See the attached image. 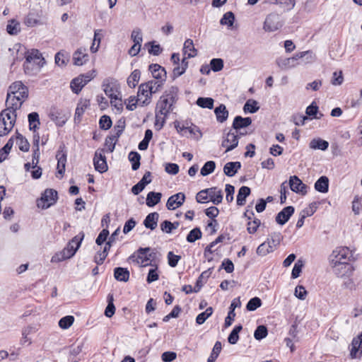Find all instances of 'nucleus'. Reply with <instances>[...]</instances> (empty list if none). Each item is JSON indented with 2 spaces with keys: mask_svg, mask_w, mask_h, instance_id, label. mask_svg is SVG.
I'll list each match as a JSON object with an SVG mask.
<instances>
[{
  "mask_svg": "<svg viewBox=\"0 0 362 362\" xmlns=\"http://www.w3.org/2000/svg\"><path fill=\"white\" fill-rule=\"evenodd\" d=\"M25 58L23 66L25 74L28 75L36 74L45 64V59L38 49L27 51Z\"/></svg>",
  "mask_w": 362,
  "mask_h": 362,
  "instance_id": "obj_1",
  "label": "nucleus"
},
{
  "mask_svg": "<svg viewBox=\"0 0 362 362\" xmlns=\"http://www.w3.org/2000/svg\"><path fill=\"white\" fill-rule=\"evenodd\" d=\"M84 236V233L83 231L80 232L68 243L66 247L63 250L55 254L52 257L51 261L52 262H59L72 257L81 246Z\"/></svg>",
  "mask_w": 362,
  "mask_h": 362,
  "instance_id": "obj_2",
  "label": "nucleus"
},
{
  "mask_svg": "<svg viewBox=\"0 0 362 362\" xmlns=\"http://www.w3.org/2000/svg\"><path fill=\"white\" fill-rule=\"evenodd\" d=\"M177 92L178 88L172 86L160 98L156 107L161 115H168L173 111V106L177 100Z\"/></svg>",
  "mask_w": 362,
  "mask_h": 362,
  "instance_id": "obj_3",
  "label": "nucleus"
},
{
  "mask_svg": "<svg viewBox=\"0 0 362 362\" xmlns=\"http://www.w3.org/2000/svg\"><path fill=\"white\" fill-rule=\"evenodd\" d=\"M16 113H12L10 109H5L0 113V136L7 135L13 128L16 119Z\"/></svg>",
  "mask_w": 362,
  "mask_h": 362,
  "instance_id": "obj_4",
  "label": "nucleus"
},
{
  "mask_svg": "<svg viewBox=\"0 0 362 362\" xmlns=\"http://www.w3.org/2000/svg\"><path fill=\"white\" fill-rule=\"evenodd\" d=\"M102 86L105 93L110 98L111 104L115 103L120 94L119 85L117 81L112 78H105Z\"/></svg>",
  "mask_w": 362,
  "mask_h": 362,
  "instance_id": "obj_5",
  "label": "nucleus"
},
{
  "mask_svg": "<svg viewBox=\"0 0 362 362\" xmlns=\"http://www.w3.org/2000/svg\"><path fill=\"white\" fill-rule=\"evenodd\" d=\"M156 93L153 90V82L142 83L139 87L136 102L141 106H146L151 103L152 93Z\"/></svg>",
  "mask_w": 362,
  "mask_h": 362,
  "instance_id": "obj_6",
  "label": "nucleus"
},
{
  "mask_svg": "<svg viewBox=\"0 0 362 362\" xmlns=\"http://www.w3.org/2000/svg\"><path fill=\"white\" fill-rule=\"evenodd\" d=\"M57 198V192L56 190L47 189L42 194L41 197L37 200V206L44 209H47L56 203Z\"/></svg>",
  "mask_w": 362,
  "mask_h": 362,
  "instance_id": "obj_7",
  "label": "nucleus"
},
{
  "mask_svg": "<svg viewBox=\"0 0 362 362\" xmlns=\"http://www.w3.org/2000/svg\"><path fill=\"white\" fill-rule=\"evenodd\" d=\"M93 77V73L88 72L73 78L70 83V88L72 92L78 94L82 88L90 81Z\"/></svg>",
  "mask_w": 362,
  "mask_h": 362,
  "instance_id": "obj_8",
  "label": "nucleus"
},
{
  "mask_svg": "<svg viewBox=\"0 0 362 362\" xmlns=\"http://www.w3.org/2000/svg\"><path fill=\"white\" fill-rule=\"evenodd\" d=\"M332 264L333 272L338 277L349 276L352 274L354 268L351 264L345 262L331 261Z\"/></svg>",
  "mask_w": 362,
  "mask_h": 362,
  "instance_id": "obj_9",
  "label": "nucleus"
},
{
  "mask_svg": "<svg viewBox=\"0 0 362 362\" xmlns=\"http://www.w3.org/2000/svg\"><path fill=\"white\" fill-rule=\"evenodd\" d=\"M104 153V148H98L95 152L93 158V165L95 169L100 173H105L108 170L106 157Z\"/></svg>",
  "mask_w": 362,
  "mask_h": 362,
  "instance_id": "obj_10",
  "label": "nucleus"
},
{
  "mask_svg": "<svg viewBox=\"0 0 362 362\" xmlns=\"http://www.w3.org/2000/svg\"><path fill=\"white\" fill-rule=\"evenodd\" d=\"M22 98L28 97V88L21 81H16L13 83L8 88L6 102L11 101V95L12 94H18Z\"/></svg>",
  "mask_w": 362,
  "mask_h": 362,
  "instance_id": "obj_11",
  "label": "nucleus"
},
{
  "mask_svg": "<svg viewBox=\"0 0 362 362\" xmlns=\"http://www.w3.org/2000/svg\"><path fill=\"white\" fill-rule=\"evenodd\" d=\"M332 257L331 261L348 262L353 257V253L349 247H341L332 252Z\"/></svg>",
  "mask_w": 362,
  "mask_h": 362,
  "instance_id": "obj_12",
  "label": "nucleus"
},
{
  "mask_svg": "<svg viewBox=\"0 0 362 362\" xmlns=\"http://www.w3.org/2000/svg\"><path fill=\"white\" fill-rule=\"evenodd\" d=\"M239 136L238 132H232L229 131L226 137L223 138L221 146L226 148V153L229 152L235 148L238 145Z\"/></svg>",
  "mask_w": 362,
  "mask_h": 362,
  "instance_id": "obj_13",
  "label": "nucleus"
},
{
  "mask_svg": "<svg viewBox=\"0 0 362 362\" xmlns=\"http://www.w3.org/2000/svg\"><path fill=\"white\" fill-rule=\"evenodd\" d=\"M288 184L293 192L302 195H305L308 193V187L296 175H292L289 177Z\"/></svg>",
  "mask_w": 362,
  "mask_h": 362,
  "instance_id": "obj_14",
  "label": "nucleus"
},
{
  "mask_svg": "<svg viewBox=\"0 0 362 362\" xmlns=\"http://www.w3.org/2000/svg\"><path fill=\"white\" fill-rule=\"evenodd\" d=\"M151 251L150 247H140L137 250V259L136 262L138 264L141 263L144 267L148 266L149 264L148 261H151V259L154 258L156 253L152 252L148 253Z\"/></svg>",
  "mask_w": 362,
  "mask_h": 362,
  "instance_id": "obj_15",
  "label": "nucleus"
},
{
  "mask_svg": "<svg viewBox=\"0 0 362 362\" xmlns=\"http://www.w3.org/2000/svg\"><path fill=\"white\" fill-rule=\"evenodd\" d=\"M362 355V332L356 337H354L351 341V349L350 350V357L351 358H360Z\"/></svg>",
  "mask_w": 362,
  "mask_h": 362,
  "instance_id": "obj_16",
  "label": "nucleus"
},
{
  "mask_svg": "<svg viewBox=\"0 0 362 362\" xmlns=\"http://www.w3.org/2000/svg\"><path fill=\"white\" fill-rule=\"evenodd\" d=\"M276 63L280 69L284 70L291 69L300 64L296 54L292 57H279L276 59Z\"/></svg>",
  "mask_w": 362,
  "mask_h": 362,
  "instance_id": "obj_17",
  "label": "nucleus"
},
{
  "mask_svg": "<svg viewBox=\"0 0 362 362\" xmlns=\"http://www.w3.org/2000/svg\"><path fill=\"white\" fill-rule=\"evenodd\" d=\"M185 200V195L182 192H179L170 196L166 203V207L168 210H174L182 206Z\"/></svg>",
  "mask_w": 362,
  "mask_h": 362,
  "instance_id": "obj_18",
  "label": "nucleus"
},
{
  "mask_svg": "<svg viewBox=\"0 0 362 362\" xmlns=\"http://www.w3.org/2000/svg\"><path fill=\"white\" fill-rule=\"evenodd\" d=\"M295 209L292 206H288L284 207L281 211H279L276 216V222L283 226L288 221L291 216L294 214Z\"/></svg>",
  "mask_w": 362,
  "mask_h": 362,
  "instance_id": "obj_19",
  "label": "nucleus"
},
{
  "mask_svg": "<svg viewBox=\"0 0 362 362\" xmlns=\"http://www.w3.org/2000/svg\"><path fill=\"white\" fill-rule=\"evenodd\" d=\"M89 59L87 49L84 47L77 49L73 54L74 64L76 66H82Z\"/></svg>",
  "mask_w": 362,
  "mask_h": 362,
  "instance_id": "obj_20",
  "label": "nucleus"
},
{
  "mask_svg": "<svg viewBox=\"0 0 362 362\" xmlns=\"http://www.w3.org/2000/svg\"><path fill=\"white\" fill-rule=\"evenodd\" d=\"M49 117L50 119L54 122L55 124L59 127H62L64 125L68 119V117L65 113H64L62 110L55 108L50 111Z\"/></svg>",
  "mask_w": 362,
  "mask_h": 362,
  "instance_id": "obj_21",
  "label": "nucleus"
},
{
  "mask_svg": "<svg viewBox=\"0 0 362 362\" xmlns=\"http://www.w3.org/2000/svg\"><path fill=\"white\" fill-rule=\"evenodd\" d=\"M27 98H22L21 95H19V93L18 94H12L11 95V101L6 102V104L7 105V109H10L11 111H12V113H16V110L19 109L25 99Z\"/></svg>",
  "mask_w": 362,
  "mask_h": 362,
  "instance_id": "obj_22",
  "label": "nucleus"
},
{
  "mask_svg": "<svg viewBox=\"0 0 362 362\" xmlns=\"http://www.w3.org/2000/svg\"><path fill=\"white\" fill-rule=\"evenodd\" d=\"M149 70L151 71L153 78L160 80V83L165 81L166 71L165 69L158 64H153L149 66Z\"/></svg>",
  "mask_w": 362,
  "mask_h": 362,
  "instance_id": "obj_23",
  "label": "nucleus"
},
{
  "mask_svg": "<svg viewBox=\"0 0 362 362\" xmlns=\"http://www.w3.org/2000/svg\"><path fill=\"white\" fill-rule=\"evenodd\" d=\"M56 158L57 159V172L63 175L65 172L66 153L63 151V148L61 146L57 152Z\"/></svg>",
  "mask_w": 362,
  "mask_h": 362,
  "instance_id": "obj_24",
  "label": "nucleus"
},
{
  "mask_svg": "<svg viewBox=\"0 0 362 362\" xmlns=\"http://www.w3.org/2000/svg\"><path fill=\"white\" fill-rule=\"evenodd\" d=\"M159 218V214L158 212H152L148 214L144 220V225L146 228L151 230L156 228Z\"/></svg>",
  "mask_w": 362,
  "mask_h": 362,
  "instance_id": "obj_25",
  "label": "nucleus"
},
{
  "mask_svg": "<svg viewBox=\"0 0 362 362\" xmlns=\"http://www.w3.org/2000/svg\"><path fill=\"white\" fill-rule=\"evenodd\" d=\"M208 193V197L210 198L213 204L218 205L222 202L223 192L221 189H218L217 187H211L206 189Z\"/></svg>",
  "mask_w": 362,
  "mask_h": 362,
  "instance_id": "obj_26",
  "label": "nucleus"
},
{
  "mask_svg": "<svg viewBox=\"0 0 362 362\" xmlns=\"http://www.w3.org/2000/svg\"><path fill=\"white\" fill-rule=\"evenodd\" d=\"M252 123V119L250 117H243L241 116H236L232 124V127L236 130V132L240 129L247 127Z\"/></svg>",
  "mask_w": 362,
  "mask_h": 362,
  "instance_id": "obj_27",
  "label": "nucleus"
},
{
  "mask_svg": "<svg viewBox=\"0 0 362 362\" xmlns=\"http://www.w3.org/2000/svg\"><path fill=\"white\" fill-rule=\"evenodd\" d=\"M214 113L216 115L217 122L220 123H223L226 121L229 115L226 105L223 104H220L216 107L214 110Z\"/></svg>",
  "mask_w": 362,
  "mask_h": 362,
  "instance_id": "obj_28",
  "label": "nucleus"
},
{
  "mask_svg": "<svg viewBox=\"0 0 362 362\" xmlns=\"http://www.w3.org/2000/svg\"><path fill=\"white\" fill-rule=\"evenodd\" d=\"M250 188L247 186H242L238 192L236 203L238 206H243L246 202L247 197L250 194Z\"/></svg>",
  "mask_w": 362,
  "mask_h": 362,
  "instance_id": "obj_29",
  "label": "nucleus"
},
{
  "mask_svg": "<svg viewBox=\"0 0 362 362\" xmlns=\"http://www.w3.org/2000/svg\"><path fill=\"white\" fill-rule=\"evenodd\" d=\"M296 57L298 60H301L300 63L309 64L316 60V56L311 50L296 53Z\"/></svg>",
  "mask_w": 362,
  "mask_h": 362,
  "instance_id": "obj_30",
  "label": "nucleus"
},
{
  "mask_svg": "<svg viewBox=\"0 0 362 362\" xmlns=\"http://www.w3.org/2000/svg\"><path fill=\"white\" fill-rule=\"evenodd\" d=\"M90 105L89 100H81L77 105L76 108L75 115H74V120L78 121V122L81 121V117L83 115L86 109Z\"/></svg>",
  "mask_w": 362,
  "mask_h": 362,
  "instance_id": "obj_31",
  "label": "nucleus"
},
{
  "mask_svg": "<svg viewBox=\"0 0 362 362\" xmlns=\"http://www.w3.org/2000/svg\"><path fill=\"white\" fill-rule=\"evenodd\" d=\"M241 168V163L238 161L228 162L223 167L224 173L228 177L234 176Z\"/></svg>",
  "mask_w": 362,
  "mask_h": 362,
  "instance_id": "obj_32",
  "label": "nucleus"
},
{
  "mask_svg": "<svg viewBox=\"0 0 362 362\" xmlns=\"http://www.w3.org/2000/svg\"><path fill=\"white\" fill-rule=\"evenodd\" d=\"M315 189L321 193H327L329 190V179L321 176L315 183Z\"/></svg>",
  "mask_w": 362,
  "mask_h": 362,
  "instance_id": "obj_33",
  "label": "nucleus"
},
{
  "mask_svg": "<svg viewBox=\"0 0 362 362\" xmlns=\"http://www.w3.org/2000/svg\"><path fill=\"white\" fill-rule=\"evenodd\" d=\"M183 52L185 55H187V58H192L197 56V50L194 46L192 40L187 39L185 40L183 47Z\"/></svg>",
  "mask_w": 362,
  "mask_h": 362,
  "instance_id": "obj_34",
  "label": "nucleus"
},
{
  "mask_svg": "<svg viewBox=\"0 0 362 362\" xmlns=\"http://www.w3.org/2000/svg\"><path fill=\"white\" fill-rule=\"evenodd\" d=\"M114 277L119 281L127 282L129 279V272L127 268L116 267L114 269Z\"/></svg>",
  "mask_w": 362,
  "mask_h": 362,
  "instance_id": "obj_35",
  "label": "nucleus"
},
{
  "mask_svg": "<svg viewBox=\"0 0 362 362\" xmlns=\"http://www.w3.org/2000/svg\"><path fill=\"white\" fill-rule=\"evenodd\" d=\"M161 197L160 192H150L146 196V204L148 206L153 207L160 202Z\"/></svg>",
  "mask_w": 362,
  "mask_h": 362,
  "instance_id": "obj_36",
  "label": "nucleus"
},
{
  "mask_svg": "<svg viewBox=\"0 0 362 362\" xmlns=\"http://www.w3.org/2000/svg\"><path fill=\"white\" fill-rule=\"evenodd\" d=\"M309 147L315 150L326 151L329 147V143L320 138L313 139L310 141Z\"/></svg>",
  "mask_w": 362,
  "mask_h": 362,
  "instance_id": "obj_37",
  "label": "nucleus"
},
{
  "mask_svg": "<svg viewBox=\"0 0 362 362\" xmlns=\"http://www.w3.org/2000/svg\"><path fill=\"white\" fill-rule=\"evenodd\" d=\"M69 54L65 50H60L54 57L55 64L59 66H66L69 60Z\"/></svg>",
  "mask_w": 362,
  "mask_h": 362,
  "instance_id": "obj_38",
  "label": "nucleus"
},
{
  "mask_svg": "<svg viewBox=\"0 0 362 362\" xmlns=\"http://www.w3.org/2000/svg\"><path fill=\"white\" fill-rule=\"evenodd\" d=\"M28 117L29 122V129L35 132L36 129H39V126L40 124L38 113L33 112L28 115Z\"/></svg>",
  "mask_w": 362,
  "mask_h": 362,
  "instance_id": "obj_39",
  "label": "nucleus"
},
{
  "mask_svg": "<svg viewBox=\"0 0 362 362\" xmlns=\"http://www.w3.org/2000/svg\"><path fill=\"white\" fill-rule=\"evenodd\" d=\"M175 127L178 132H181L185 129H187L191 134L196 135L197 133H199V137L202 136V133L200 132L199 128L193 124H191L190 126H188V123L187 122L186 125H182V127H180V124L178 122H175Z\"/></svg>",
  "mask_w": 362,
  "mask_h": 362,
  "instance_id": "obj_40",
  "label": "nucleus"
},
{
  "mask_svg": "<svg viewBox=\"0 0 362 362\" xmlns=\"http://www.w3.org/2000/svg\"><path fill=\"white\" fill-rule=\"evenodd\" d=\"M180 223L175 221L173 223L170 221L165 220L160 223V229L163 232L166 233H171L173 230L178 228Z\"/></svg>",
  "mask_w": 362,
  "mask_h": 362,
  "instance_id": "obj_41",
  "label": "nucleus"
},
{
  "mask_svg": "<svg viewBox=\"0 0 362 362\" xmlns=\"http://www.w3.org/2000/svg\"><path fill=\"white\" fill-rule=\"evenodd\" d=\"M243 329L241 325H235L229 334L228 341L230 344H235L239 339V333Z\"/></svg>",
  "mask_w": 362,
  "mask_h": 362,
  "instance_id": "obj_42",
  "label": "nucleus"
},
{
  "mask_svg": "<svg viewBox=\"0 0 362 362\" xmlns=\"http://www.w3.org/2000/svg\"><path fill=\"white\" fill-rule=\"evenodd\" d=\"M129 160L132 163V168L136 170L140 167L141 156L136 151H131L129 154Z\"/></svg>",
  "mask_w": 362,
  "mask_h": 362,
  "instance_id": "obj_43",
  "label": "nucleus"
},
{
  "mask_svg": "<svg viewBox=\"0 0 362 362\" xmlns=\"http://www.w3.org/2000/svg\"><path fill=\"white\" fill-rule=\"evenodd\" d=\"M281 239L282 235L280 233H274L270 235V238H267L266 243H269L273 251H274L280 244Z\"/></svg>",
  "mask_w": 362,
  "mask_h": 362,
  "instance_id": "obj_44",
  "label": "nucleus"
},
{
  "mask_svg": "<svg viewBox=\"0 0 362 362\" xmlns=\"http://www.w3.org/2000/svg\"><path fill=\"white\" fill-rule=\"evenodd\" d=\"M141 76L139 69L134 70L127 78V84L130 88H135L137 85Z\"/></svg>",
  "mask_w": 362,
  "mask_h": 362,
  "instance_id": "obj_45",
  "label": "nucleus"
},
{
  "mask_svg": "<svg viewBox=\"0 0 362 362\" xmlns=\"http://www.w3.org/2000/svg\"><path fill=\"white\" fill-rule=\"evenodd\" d=\"M17 144H18L19 149L21 151L27 152L30 148V144L22 134L17 133L16 136Z\"/></svg>",
  "mask_w": 362,
  "mask_h": 362,
  "instance_id": "obj_46",
  "label": "nucleus"
},
{
  "mask_svg": "<svg viewBox=\"0 0 362 362\" xmlns=\"http://www.w3.org/2000/svg\"><path fill=\"white\" fill-rule=\"evenodd\" d=\"M257 105L258 103L256 100L250 99L245 103L243 110L245 112L255 113L259 109Z\"/></svg>",
  "mask_w": 362,
  "mask_h": 362,
  "instance_id": "obj_47",
  "label": "nucleus"
},
{
  "mask_svg": "<svg viewBox=\"0 0 362 362\" xmlns=\"http://www.w3.org/2000/svg\"><path fill=\"white\" fill-rule=\"evenodd\" d=\"M202 231L199 228L197 227L189 231L187 235L186 240L188 243H194L202 238Z\"/></svg>",
  "mask_w": 362,
  "mask_h": 362,
  "instance_id": "obj_48",
  "label": "nucleus"
},
{
  "mask_svg": "<svg viewBox=\"0 0 362 362\" xmlns=\"http://www.w3.org/2000/svg\"><path fill=\"white\" fill-rule=\"evenodd\" d=\"M214 100L211 98H202L199 97L196 103L198 106L202 108L212 109L214 107Z\"/></svg>",
  "mask_w": 362,
  "mask_h": 362,
  "instance_id": "obj_49",
  "label": "nucleus"
},
{
  "mask_svg": "<svg viewBox=\"0 0 362 362\" xmlns=\"http://www.w3.org/2000/svg\"><path fill=\"white\" fill-rule=\"evenodd\" d=\"M272 252L273 250L269 245V243H266V241L260 244L257 248V254L262 257L266 256L267 254Z\"/></svg>",
  "mask_w": 362,
  "mask_h": 362,
  "instance_id": "obj_50",
  "label": "nucleus"
},
{
  "mask_svg": "<svg viewBox=\"0 0 362 362\" xmlns=\"http://www.w3.org/2000/svg\"><path fill=\"white\" fill-rule=\"evenodd\" d=\"M213 313V309L209 307L205 311L199 313L196 317V322L198 325H202Z\"/></svg>",
  "mask_w": 362,
  "mask_h": 362,
  "instance_id": "obj_51",
  "label": "nucleus"
},
{
  "mask_svg": "<svg viewBox=\"0 0 362 362\" xmlns=\"http://www.w3.org/2000/svg\"><path fill=\"white\" fill-rule=\"evenodd\" d=\"M168 115H161L160 112H156L155 129L160 131L164 126Z\"/></svg>",
  "mask_w": 362,
  "mask_h": 362,
  "instance_id": "obj_52",
  "label": "nucleus"
},
{
  "mask_svg": "<svg viewBox=\"0 0 362 362\" xmlns=\"http://www.w3.org/2000/svg\"><path fill=\"white\" fill-rule=\"evenodd\" d=\"M107 302L108 304L105 310V315L107 317H111L115 312V307L113 303V296L112 294L107 296Z\"/></svg>",
  "mask_w": 362,
  "mask_h": 362,
  "instance_id": "obj_53",
  "label": "nucleus"
},
{
  "mask_svg": "<svg viewBox=\"0 0 362 362\" xmlns=\"http://www.w3.org/2000/svg\"><path fill=\"white\" fill-rule=\"evenodd\" d=\"M126 127L125 119L124 118L119 119L114 127L115 134H113L115 138H119L123 133Z\"/></svg>",
  "mask_w": 362,
  "mask_h": 362,
  "instance_id": "obj_54",
  "label": "nucleus"
},
{
  "mask_svg": "<svg viewBox=\"0 0 362 362\" xmlns=\"http://www.w3.org/2000/svg\"><path fill=\"white\" fill-rule=\"evenodd\" d=\"M216 168V163L213 160L207 161L204 163V166L201 169V174L203 176H206L212 173Z\"/></svg>",
  "mask_w": 362,
  "mask_h": 362,
  "instance_id": "obj_55",
  "label": "nucleus"
},
{
  "mask_svg": "<svg viewBox=\"0 0 362 362\" xmlns=\"http://www.w3.org/2000/svg\"><path fill=\"white\" fill-rule=\"evenodd\" d=\"M209 65L213 71L218 72L223 69L224 62L221 58H214L210 61Z\"/></svg>",
  "mask_w": 362,
  "mask_h": 362,
  "instance_id": "obj_56",
  "label": "nucleus"
},
{
  "mask_svg": "<svg viewBox=\"0 0 362 362\" xmlns=\"http://www.w3.org/2000/svg\"><path fill=\"white\" fill-rule=\"evenodd\" d=\"M267 334L268 330L267 327L264 325H259L254 332V337L257 340H262L267 337Z\"/></svg>",
  "mask_w": 362,
  "mask_h": 362,
  "instance_id": "obj_57",
  "label": "nucleus"
},
{
  "mask_svg": "<svg viewBox=\"0 0 362 362\" xmlns=\"http://www.w3.org/2000/svg\"><path fill=\"white\" fill-rule=\"evenodd\" d=\"M225 236L223 235H220L215 240L212 241L209 245H208L204 249V256L207 257L208 254H212L214 252L212 248L216 247V245L218 243L223 242Z\"/></svg>",
  "mask_w": 362,
  "mask_h": 362,
  "instance_id": "obj_58",
  "label": "nucleus"
},
{
  "mask_svg": "<svg viewBox=\"0 0 362 362\" xmlns=\"http://www.w3.org/2000/svg\"><path fill=\"white\" fill-rule=\"evenodd\" d=\"M262 305V300L258 297L251 298L247 303L246 309L249 311H254Z\"/></svg>",
  "mask_w": 362,
  "mask_h": 362,
  "instance_id": "obj_59",
  "label": "nucleus"
},
{
  "mask_svg": "<svg viewBox=\"0 0 362 362\" xmlns=\"http://www.w3.org/2000/svg\"><path fill=\"white\" fill-rule=\"evenodd\" d=\"M74 317L71 315H67L61 318L59 321V326L62 329L69 328L74 323Z\"/></svg>",
  "mask_w": 362,
  "mask_h": 362,
  "instance_id": "obj_60",
  "label": "nucleus"
},
{
  "mask_svg": "<svg viewBox=\"0 0 362 362\" xmlns=\"http://www.w3.org/2000/svg\"><path fill=\"white\" fill-rule=\"evenodd\" d=\"M112 122L110 117L108 115H103L99 120L100 128L104 130H107L112 127Z\"/></svg>",
  "mask_w": 362,
  "mask_h": 362,
  "instance_id": "obj_61",
  "label": "nucleus"
},
{
  "mask_svg": "<svg viewBox=\"0 0 362 362\" xmlns=\"http://www.w3.org/2000/svg\"><path fill=\"white\" fill-rule=\"evenodd\" d=\"M261 224L259 219L255 218L253 221L250 220L247 223V230L250 234H254L257 232Z\"/></svg>",
  "mask_w": 362,
  "mask_h": 362,
  "instance_id": "obj_62",
  "label": "nucleus"
},
{
  "mask_svg": "<svg viewBox=\"0 0 362 362\" xmlns=\"http://www.w3.org/2000/svg\"><path fill=\"white\" fill-rule=\"evenodd\" d=\"M117 141L118 138H115L114 135L106 137L105 141V146L107 148V151L110 153L114 151Z\"/></svg>",
  "mask_w": 362,
  "mask_h": 362,
  "instance_id": "obj_63",
  "label": "nucleus"
},
{
  "mask_svg": "<svg viewBox=\"0 0 362 362\" xmlns=\"http://www.w3.org/2000/svg\"><path fill=\"white\" fill-rule=\"evenodd\" d=\"M303 267V262L302 260H298L292 269L291 272V278L296 279L300 276V274L302 272V268Z\"/></svg>",
  "mask_w": 362,
  "mask_h": 362,
  "instance_id": "obj_64",
  "label": "nucleus"
}]
</instances>
